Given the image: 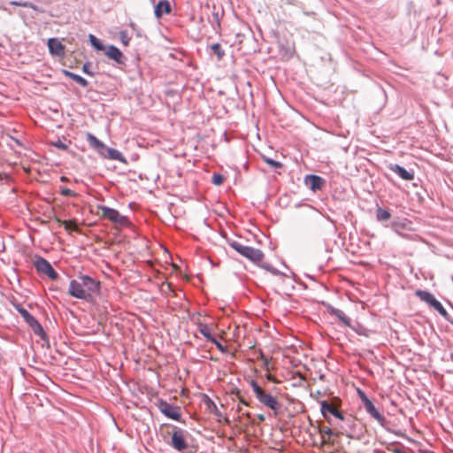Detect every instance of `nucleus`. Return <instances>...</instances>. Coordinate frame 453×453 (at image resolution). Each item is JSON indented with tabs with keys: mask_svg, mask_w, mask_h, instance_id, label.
I'll return each mask as SVG.
<instances>
[{
	"mask_svg": "<svg viewBox=\"0 0 453 453\" xmlns=\"http://www.w3.org/2000/svg\"><path fill=\"white\" fill-rule=\"evenodd\" d=\"M101 289L100 281L85 274L72 280L69 284L68 294L72 297L90 302Z\"/></svg>",
	"mask_w": 453,
	"mask_h": 453,
	"instance_id": "f257e3e1",
	"label": "nucleus"
},
{
	"mask_svg": "<svg viewBox=\"0 0 453 453\" xmlns=\"http://www.w3.org/2000/svg\"><path fill=\"white\" fill-rule=\"evenodd\" d=\"M224 177L219 173H214L212 176V183L214 185L219 186L223 183Z\"/></svg>",
	"mask_w": 453,
	"mask_h": 453,
	"instance_id": "c756f323",
	"label": "nucleus"
},
{
	"mask_svg": "<svg viewBox=\"0 0 453 453\" xmlns=\"http://www.w3.org/2000/svg\"><path fill=\"white\" fill-rule=\"evenodd\" d=\"M243 415H245L247 418H250V412L243 413Z\"/></svg>",
	"mask_w": 453,
	"mask_h": 453,
	"instance_id": "49530a36",
	"label": "nucleus"
},
{
	"mask_svg": "<svg viewBox=\"0 0 453 453\" xmlns=\"http://www.w3.org/2000/svg\"><path fill=\"white\" fill-rule=\"evenodd\" d=\"M86 139L89 144V146L94 150H97L98 148L102 145L103 142L98 140L94 134L90 133L86 134Z\"/></svg>",
	"mask_w": 453,
	"mask_h": 453,
	"instance_id": "412c9836",
	"label": "nucleus"
},
{
	"mask_svg": "<svg viewBox=\"0 0 453 453\" xmlns=\"http://www.w3.org/2000/svg\"><path fill=\"white\" fill-rule=\"evenodd\" d=\"M358 394H359V396H360V399H361L363 404L365 405V399H369V398L363 391L359 390Z\"/></svg>",
	"mask_w": 453,
	"mask_h": 453,
	"instance_id": "4c0bfd02",
	"label": "nucleus"
},
{
	"mask_svg": "<svg viewBox=\"0 0 453 453\" xmlns=\"http://www.w3.org/2000/svg\"><path fill=\"white\" fill-rule=\"evenodd\" d=\"M198 330L208 341L214 342V337L211 336V328L208 325L199 322Z\"/></svg>",
	"mask_w": 453,
	"mask_h": 453,
	"instance_id": "aec40b11",
	"label": "nucleus"
},
{
	"mask_svg": "<svg viewBox=\"0 0 453 453\" xmlns=\"http://www.w3.org/2000/svg\"><path fill=\"white\" fill-rule=\"evenodd\" d=\"M53 145L54 147L62 150H66L68 149V144H66L65 142H62L59 139L57 142H55Z\"/></svg>",
	"mask_w": 453,
	"mask_h": 453,
	"instance_id": "7c9ffc66",
	"label": "nucleus"
},
{
	"mask_svg": "<svg viewBox=\"0 0 453 453\" xmlns=\"http://www.w3.org/2000/svg\"><path fill=\"white\" fill-rule=\"evenodd\" d=\"M172 445L180 451L187 449L188 444L185 441L184 432L182 430L178 429L173 432L172 435Z\"/></svg>",
	"mask_w": 453,
	"mask_h": 453,
	"instance_id": "9b49d317",
	"label": "nucleus"
},
{
	"mask_svg": "<svg viewBox=\"0 0 453 453\" xmlns=\"http://www.w3.org/2000/svg\"><path fill=\"white\" fill-rule=\"evenodd\" d=\"M240 403L244 404V405H249L248 402H246L244 399L242 398H240Z\"/></svg>",
	"mask_w": 453,
	"mask_h": 453,
	"instance_id": "c03bdc74",
	"label": "nucleus"
},
{
	"mask_svg": "<svg viewBox=\"0 0 453 453\" xmlns=\"http://www.w3.org/2000/svg\"><path fill=\"white\" fill-rule=\"evenodd\" d=\"M216 347L218 348V349H219L221 352H225V347L219 342H218L215 338H214V342H212Z\"/></svg>",
	"mask_w": 453,
	"mask_h": 453,
	"instance_id": "e433bc0d",
	"label": "nucleus"
},
{
	"mask_svg": "<svg viewBox=\"0 0 453 453\" xmlns=\"http://www.w3.org/2000/svg\"><path fill=\"white\" fill-rule=\"evenodd\" d=\"M161 265L157 259H143V276L147 277V281L151 282L155 288L161 292H165V287L170 289L171 284L165 282V276L160 272Z\"/></svg>",
	"mask_w": 453,
	"mask_h": 453,
	"instance_id": "f03ea898",
	"label": "nucleus"
},
{
	"mask_svg": "<svg viewBox=\"0 0 453 453\" xmlns=\"http://www.w3.org/2000/svg\"><path fill=\"white\" fill-rule=\"evenodd\" d=\"M171 12V5L168 1H160L154 9V13L157 18L162 17L163 14Z\"/></svg>",
	"mask_w": 453,
	"mask_h": 453,
	"instance_id": "dca6fc26",
	"label": "nucleus"
},
{
	"mask_svg": "<svg viewBox=\"0 0 453 453\" xmlns=\"http://www.w3.org/2000/svg\"><path fill=\"white\" fill-rule=\"evenodd\" d=\"M105 55L118 63L121 62L122 52L115 46L104 48Z\"/></svg>",
	"mask_w": 453,
	"mask_h": 453,
	"instance_id": "a211bd4d",
	"label": "nucleus"
},
{
	"mask_svg": "<svg viewBox=\"0 0 453 453\" xmlns=\"http://www.w3.org/2000/svg\"><path fill=\"white\" fill-rule=\"evenodd\" d=\"M415 295L423 302L426 303L429 306L434 308L441 316L446 318L448 316L447 311L442 304L434 297L433 294L426 290H417Z\"/></svg>",
	"mask_w": 453,
	"mask_h": 453,
	"instance_id": "0eeeda50",
	"label": "nucleus"
},
{
	"mask_svg": "<svg viewBox=\"0 0 453 453\" xmlns=\"http://www.w3.org/2000/svg\"><path fill=\"white\" fill-rule=\"evenodd\" d=\"M320 434L321 437L331 436L333 434V430L328 426L322 427L320 429Z\"/></svg>",
	"mask_w": 453,
	"mask_h": 453,
	"instance_id": "2f4dec72",
	"label": "nucleus"
},
{
	"mask_svg": "<svg viewBox=\"0 0 453 453\" xmlns=\"http://www.w3.org/2000/svg\"><path fill=\"white\" fill-rule=\"evenodd\" d=\"M49 51L51 55L64 58L65 46L57 38H50L47 42Z\"/></svg>",
	"mask_w": 453,
	"mask_h": 453,
	"instance_id": "9d476101",
	"label": "nucleus"
},
{
	"mask_svg": "<svg viewBox=\"0 0 453 453\" xmlns=\"http://www.w3.org/2000/svg\"><path fill=\"white\" fill-rule=\"evenodd\" d=\"M149 243H150V241H146L145 242V246H146V249L150 250V249H152V247L149 246L148 245ZM143 245H144V242H143Z\"/></svg>",
	"mask_w": 453,
	"mask_h": 453,
	"instance_id": "37998d69",
	"label": "nucleus"
},
{
	"mask_svg": "<svg viewBox=\"0 0 453 453\" xmlns=\"http://www.w3.org/2000/svg\"><path fill=\"white\" fill-rule=\"evenodd\" d=\"M65 74L71 79H73L74 81H76L78 84H80L82 87L88 86V81L81 76L75 74L73 73H71L69 71H65Z\"/></svg>",
	"mask_w": 453,
	"mask_h": 453,
	"instance_id": "5701e85b",
	"label": "nucleus"
},
{
	"mask_svg": "<svg viewBox=\"0 0 453 453\" xmlns=\"http://www.w3.org/2000/svg\"><path fill=\"white\" fill-rule=\"evenodd\" d=\"M259 358L263 361L264 366L267 372H270L272 370V367L270 365V361L267 357H265L262 351L259 353Z\"/></svg>",
	"mask_w": 453,
	"mask_h": 453,
	"instance_id": "c85d7f7f",
	"label": "nucleus"
},
{
	"mask_svg": "<svg viewBox=\"0 0 453 453\" xmlns=\"http://www.w3.org/2000/svg\"><path fill=\"white\" fill-rule=\"evenodd\" d=\"M34 266L38 273L48 276L51 280H58V273L55 271L50 263L42 257L36 256L35 257Z\"/></svg>",
	"mask_w": 453,
	"mask_h": 453,
	"instance_id": "39448f33",
	"label": "nucleus"
},
{
	"mask_svg": "<svg viewBox=\"0 0 453 453\" xmlns=\"http://www.w3.org/2000/svg\"><path fill=\"white\" fill-rule=\"evenodd\" d=\"M96 152L104 158L119 159L120 153L114 149L108 148L104 142L98 148Z\"/></svg>",
	"mask_w": 453,
	"mask_h": 453,
	"instance_id": "ddd939ff",
	"label": "nucleus"
},
{
	"mask_svg": "<svg viewBox=\"0 0 453 453\" xmlns=\"http://www.w3.org/2000/svg\"><path fill=\"white\" fill-rule=\"evenodd\" d=\"M33 330L34 334L37 336H39L41 339L44 340L47 338V334L44 332L42 325L39 323V321L35 322L32 326H30Z\"/></svg>",
	"mask_w": 453,
	"mask_h": 453,
	"instance_id": "4be33fe9",
	"label": "nucleus"
},
{
	"mask_svg": "<svg viewBox=\"0 0 453 453\" xmlns=\"http://www.w3.org/2000/svg\"><path fill=\"white\" fill-rule=\"evenodd\" d=\"M321 412L326 419H328L327 415L331 414L342 421L355 423V418L352 416L345 418L342 412L338 410V405L334 403H328L327 401L321 402Z\"/></svg>",
	"mask_w": 453,
	"mask_h": 453,
	"instance_id": "423d86ee",
	"label": "nucleus"
},
{
	"mask_svg": "<svg viewBox=\"0 0 453 453\" xmlns=\"http://www.w3.org/2000/svg\"><path fill=\"white\" fill-rule=\"evenodd\" d=\"M265 378L267 380L271 381V382H277L275 377L273 375H272L269 372L265 374Z\"/></svg>",
	"mask_w": 453,
	"mask_h": 453,
	"instance_id": "58836bf2",
	"label": "nucleus"
},
{
	"mask_svg": "<svg viewBox=\"0 0 453 453\" xmlns=\"http://www.w3.org/2000/svg\"><path fill=\"white\" fill-rule=\"evenodd\" d=\"M257 418H258L259 421H264L265 419L264 414H258L257 415Z\"/></svg>",
	"mask_w": 453,
	"mask_h": 453,
	"instance_id": "79ce46f5",
	"label": "nucleus"
},
{
	"mask_svg": "<svg viewBox=\"0 0 453 453\" xmlns=\"http://www.w3.org/2000/svg\"><path fill=\"white\" fill-rule=\"evenodd\" d=\"M342 434H347V431H345V432L342 431Z\"/></svg>",
	"mask_w": 453,
	"mask_h": 453,
	"instance_id": "3c124183",
	"label": "nucleus"
},
{
	"mask_svg": "<svg viewBox=\"0 0 453 453\" xmlns=\"http://www.w3.org/2000/svg\"><path fill=\"white\" fill-rule=\"evenodd\" d=\"M392 227L393 229L398 233L399 232V229H403L405 228V224L404 223H399V222H394L392 223Z\"/></svg>",
	"mask_w": 453,
	"mask_h": 453,
	"instance_id": "f704fd0d",
	"label": "nucleus"
},
{
	"mask_svg": "<svg viewBox=\"0 0 453 453\" xmlns=\"http://www.w3.org/2000/svg\"><path fill=\"white\" fill-rule=\"evenodd\" d=\"M101 210L103 217L111 220V222L119 226H126L128 224V219L127 217L120 215L117 210L106 206H103Z\"/></svg>",
	"mask_w": 453,
	"mask_h": 453,
	"instance_id": "1a4fd4ad",
	"label": "nucleus"
},
{
	"mask_svg": "<svg viewBox=\"0 0 453 453\" xmlns=\"http://www.w3.org/2000/svg\"><path fill=\"white\" fill-rule=\"evenodd\" d=\"M262 158L272 168L277 169L282 167V164L280 161L275 160L266 155H262Z\"/></svg>",
	"mask_w": 453,
	"mask_h": 453,
	"instance_id": "393cba45",
	"label": "nucleus"
},
{
	"mask_svg": "<svg viewBox=\"0 0 453 453\" xmlns=\"http://www.w3.org/2000/svg\"><path fill=\"white\" fill-rule=\"evenodd\" d=\"M15 142H16L17 144L20 145V142H19V140H17V139H16V140H15Z\"/></svg>",
	"mask_w": 453,
	"mask_h": 453,
	"instance_id": "09e8293b",
	"label": "nucleus"
},
{
	"mask_svg": "<svg viewBox=\"0 0 453 453\" xmlns=\"http://www.w3.org/2000/svg\"><path fill=\"white\" fill-rule=\"evenodd\" d=\"M12 4L14 5H17V6L32 7V4L27 2H25V3L12 2Z\"/></svg>",
	"mask_w": 453,
	"mask_h": 453,
	"instance_id": "c9c22d12",
	"label": "nucleus"
},
{
	"mask_svg": "<svg viewBox=\"0 0 453 453\" xmlns=\"http://www.w3.org/2000/svg\"><path fill=\"white\" fill-rule=\"evenodd\" d=\"M389 169L397 175H399L404 180H412L414 179V173L412 172L407 171L399 165H391L389 166Z\"/></svg>",
	"mask_w": 453,
	"mask_h": 453,
	"instance_id": "2eb2a0df",
	"label": "nucleus"
},
{
	"mask_svg": "<svg viewBox=\"0 0 453 453\" xmlns=\"http://www.w3.org/2000/svg\"><path fill=\"white\" fill-rule=\"evenodd\" d=\"M210 48L211 51L217 56L218 60L222 59V58L225 56V51L219 43H213Z\"/></svg>",
	"mask_w": 453,
	"mask_h": 453,
	"instance_id": "a878e982",
	"label": "nucleus"
},
{
	"mask_svg": "<svg viewBox=\"0 0 453 453\" xmlns=\"http://www.w3.org/2000/svg\"><path fill=\"white\" fill-rule=\"evenodd\" d=\"M83 71H84L85 73H90L88 71V68H87V65H83Z\"/></svg>",
	"mask_w": 453,
	"mask_h": 453,
	"instance_id": "a18cd8bd",
	"label": "nucleus"
},
{
	"mask_svg": "<svg viewBox=\"0 0 453 453\" xmlns=\"http://www.w3.org/2000/svg\"><path fill=\"white\" fill-rule=\"evenodd\" d=\"M63 226H64L65 229L67 231H75V232L79 231L78 225L74 220H64Z\"/></svg>",
	"mask_w": 453,
	"mask_h": 453,
	"instance_id": "bb28decb",
	"label": "nucleus"
},
{
	"mask_svg": "<svg viewBox=\"0 0 453 453\" xmlns=\"http://www.w3.org/2000/svg\"><path fill=\"white\" fill-rule=\"evenodd\" d=\"M329 312L335 316L344 326L351 327V319L342 311L332 307L329 309Z\"/></svg>",
	"mask_w": 453,
	"mask_h": 453,
	"instance_id": "f3484780",
	"label": "nucleus"
},
{
	"mask_svg": "<svg viewBox=\"0 0 453 453\" xmlns=\"http://www.w3.org/2000/svg\"><path fill=\"white\" fill-rule=\"evenodd\" d=\"M61 195L65 196H76L74 191H73L67 188L61 189Z\"/></svg>",
	"mask_w": 453,
	"mask_h": 453,
	"instance_id": "473e14b6",
	"label": "nucleus"
},
{
	"mask_svg": "<svg viewBox=\"0 0 453 453\" xmlns=\"http://www.w3.org/2000/svg\"><path fill=\"white\" fill-rule=\"evenodd\" d=\"M155 253V250H151L150 254H154Z\"/></svg>",
	"mask_w": 453,
	"mask_h": 453,
	"instance_id": "603ef678",
	"label": "nucleus"
},
{
	"mask_svg": "<svg viewBox=\"0 0 453 453\" xmlns=\"http://www.w3.org/2000/svg\"><path fill=\"white\" fill-rule=\"evenodd\" d=\"M230 246L242 257L250 259L252 262H260L264 257V254L260 250L242 245L238 242H231Z\"/></svg>",
	"mask_w": 453,
	"mask_h": 453,
	"instance_id": "20e7f679",
	"label": "nucleus"
},
{
	"mask_svg": "<svg viewBox=\"0 0 453 453\" xmlns=\"http://www.w3.org/2000/svg\"><path fill=\"white\" fill-rule=\"evenodd\" d=\"M391 217V214L388 211L384 210L382 208H378L376 211V218L380 221L388 220Z\"/></svg>",
	"mask_w": 453,
	"mask_h": 453,
	"instance_id": "b1692460",
	"label": "nucleus"
},
{
	"mask_svg": "<svg viewBox=\"0 0 453 453\" xmlns=\"http://www.w3.org/2000/svg\"><path fill=\"white\" fill-rule=\"evenodd\" d=\"M365 411L380 424H383L385 421V418L380 413V411L375 408L374 404L370 399H365V405H364Z\"/></svg>",
	"mask_w": 453,
	"mask_h": 453,
	"instance_id": "4468645a",
	"label": "nucleus"
},
{
	"mask_svg": "<svg viewBox=\"0 0 453 453\" xmlns=\"http://www.w3.org/2000/svg\"><path fill=\"white\" fill-rule=\"evenodd\" d=\"M393 453H406L405 451L402 450L401 449L395 448L392 449Z\"/></svg>",
	"mask_w": 453,
	"mask_h": 453,
	"instance_id": "a19ab883",
	"label": "nucleus"
},
{
	"mask_svg": "<svg viewBox=\"0 0 453 453\" xmlns=\"http://www.w3.org/2000/svg\"><path fill=\"white\" fill-rule=\"evenodd\" d=\"M321 439H322V441H321L322 445L331 443L330 436H324V437H321Z\"/></svg>",
	"mask_w": 453,
	"mask_h": 453,
	"instance_id": "ea45409f",
	"label": "nucleus"
},
{
	"mask_svg": "<svg viewBox=\"0 0 453 453\" xmlns=\"http://www.w3.org/2000/svg\"><path fill=\"white\" fill-rule=\"evenodd\" d=\"M208 403L209 405H211L212 408H213V413L218 416V417H221L222 414L221 412L219 411V410L218 409V407L216 406V404L211 400L208 398Z\"/></svg>",
	"mask_w": 453,
	"mask_h": 453,
	"instance_id": "72a5a7b5",
	"label": "nucleus"
},
{
	"mask_svg": "<svg viewBox=\"0 0 453 453\" xmlns=\"http://www.w3.org/2000/svg\"><path fill=\"white\" fill-rule=\"evenodd\" d=\"M17 311H19V313L20 314V316L23 318V319L25 320V322L29 326H32L35 322H37L38 320L32 315L30 314L25 308L21 307V306H19L17 307Z\"/></svg>",
	"mask_w": 453,
	"mask_h": 453,
	"instance_id": "6ab92c4d",
	"label": "nucleus"
},
{
	"mask_svg": "<svg viewBox=\"0 0 453 453\" xmlns=\"http://www.w3.org/2000/svg\"><path fill=\"white\" fill-rule=\"evenodd\" d=\"M89 41L95 49L98 50H104V45L95 35H89Z\"/></svg>",
	"mask_w": 453,
	"mask_h": 453,
	"instance_id": "cd10ccee",
	"label": "nucleus"
},
{
	"mask_svg": "<svg viewBox=\"0 0 453 453\" xmlns=\"http://www.w3.org/2000/svg\"><path fill=\"white\" fill-rule=\"evenodd\" d=\"M225 422L228 425L229 424V419L228 418H225Z\"/></svg>",
	"mask_w": 453,
	"mask_h": 453,
	"instance_id": "de8ad7c7",
	"label": "nucleus"
},
{
	"mask_svg": "<svg viewBox=\"0 0 453 453\" xmlns=\"http://www.w3.org/2000/svg\"><path fill=\"white\" fill-rule=\"evenodd\" d=\"M324 180L318 175H307L305 184L312 190H321L324 186Z\"/></svg>",
	"mask_w": 453,
	"mask_h": 453,
	"instance_id": "f8f14e48",
	"label": "nucleus"
},
{
	"mask_svg": "<svg viewBox=\"0 0 453 453\" xmlns=\"http://www.w3.org/2000/svg\"><path fill=\"white\" fill-rule=\"evenodd\" d=\"M155 404L168 418L180 421L181 418L180 407L168 403L162 399H157Z\"/></svg>",
	"mask_w": 453,
	"mask_h": 453,
	"instance_id": "6e6552de",
	"label": "nucleus"
},
{
	"mask_svg": "<svg viewBox=\"0 0 453 453\" xmlns=\"http://www.w3.org/2000/svg\"><path fill=\"white\" fill-rule=\"evenodd\" d=\"M61 180H62V181H65V177H62Z\"/></svg>",
	"mask_w": 453,
	"mask_h": 453,
	"instance_id": "8fccbe9b",
	"label": "nucleus"
},
{
	"mask_svg": "<svg viewBox=\"0 0 453 453\" xmlns=\"http://www.w3.org/2000/svg\"><path fill=\"white\" fill-rule=\"evenodd\" d=\"M250 387L260 403L266 406L267 408L273 411L274 415L276 416L280 409V403L276 400L275 397L267 394L256 380H252L250 382Z\"/></svg>",
	"mask_w": 453,
	"mask_h": 453,
	"instance_id": "7ed1b4c3",
	"label": "nucleus"
}]
</instances>
